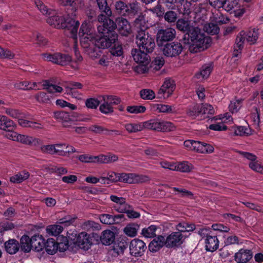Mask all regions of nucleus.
Masks as SVG:
<instances>
[{
    "instance_id": "obj_1",
    "label": "nucleus",
    "mask_w": 263,
    "mask_h": 263,
    "mask_svg": "<svg viewBox=\"0 0 263 263\" xmlns=\"http://www.w3.org/2000/svg\"><path fill=\"white\" fill-rule=\"evenodd\" d=\"M182 41L185 45L189 46L191 52L197 53L208 47L211 39L205 36L198 27H194L189 33L184 34Z\"/></svg>"
},
{
    "instance_id": "obj_2",
    "label": "nucleus",
    "mask_w": 263,
    "mask_h": 263,
    "mask_svg": "<svg viewBox=\"0 0 263 263\" xmlns=\"http://www.w3.org/2000/svg\"><path fill=\"white\" fill-rule=\"evenodd\" d=\"M116 28H117L119 33L123 36H127L132 32L130 25L128 21L123 17H118L116 19V23L110 19H107L105 23L102 25H97V30L99 33L101 34H105L106 37L110 38L108 36L110 33H115L116 34V39L115 40V44L118 40V35L115 31Z\"/></svg>"
},
{
    "instance_id": "obj_3",
    "label": "nucleus",
    "mask_w": 263,
    "mask_h": 263,
    "mask_svg": "<svg viewBox=\"0 0 263 263\" xmlns=\"http://www.w3.org/2000/svg\"><path fill=\"white\" fill-rule=\"evenodd\" d=\"M47 23L51 26L57 29H65L69 31L70 37L73 39L77 38L78 29L80 25L78 21L67 15L65 16L60 15L55 11L53 13L49 14Z\"/></svg>"
},
{
    "instance_id": "obj_4",
    "label": "nucleus",
    "mask_w": 263,
    "mask_h": 263,
    "mask_svg": "<svg viewBox=\"0 0 263 263\" xmlns=\"http://www.w3.org/2000/svg\"><path fill=\"white\" fill-rule=\"evenodd\" d=\"M97 39L94 35H84L80 36V43L84 48H88L95 50V47L105 49L110 47L114 43L116 39V34L115 33H110V37H106L105 34ZM108 36H109L108 35Z\"/></svg>"
},
{
    "instance_id": "obj_5",
    "label": "nucleus",
    "mask_w": 263,
    "mask_h": 263,
    "mask_svg": "<svg viewBox=\"0 0 263 263\" xmlns=\"http://www.w3.org/2000/svg\"><path fill=\"white\" fill-rule=\"evenodd\" d=\"M131 54L134 60L139 64V65L135 67V71L140 73L147 72L148 71V65L151 62L149 53L138 48L132 49Z\"/></svg>"
},
{
    "instance_id": "obj_6",
    "label": "nucleus",
    "mask_w": 263,
    "mask_h": 263,
    "mask_svg": "<svg viewBox=\"0 0 263 263\" xmlns=\"http://www.w3.org/2000/svg\"><path fill=\"white\" fill-rule=\"evenodd\" d=\"M135 39L139 48L149 53L153 52L156 47L155 39L147 31H138Z\"/></svg>"
},
{
    "instance_id": "obj_7",
    "label": "nucleus",
    "mask_w": 263,
    "mask_h": 263,
    "mask_svg": "<svg viewBox=\"0 0 263 263\" xmlns=\"http://www.w3.org/2000/svg\"><path fill=\"white\" fill-rule=\"evenodd\" d=\"M144 128L158 132H170L174 130V124L170 122L161 121L158 119H151L143 122Z\"/></svg>"
},
{
    "instance_id": "obj_8",
    "label": "nucleus",
    "mask_w": 263,
    "mask_h": 263,
    "mask_svg": "<svg viewBox=\"0 0 263 263\" xmlns=\"http://www.w3.org/2000/svg\"><path fill=\"white\" fill-rule=\"evenodd\" d=\"M171 9H177L179 13L189 15L191 13V3L187 0H162Z\"/></svg>"
},
{
    "instance_id": "obj_9",
    "label": "nucleus",
    "mask_w": 263,
    "mask_h": 263,
    "mask_svg": "<svg viewBox=\"0 0 263 263\" xmlns=\"http://www.w3.org/2000/svg\"><path fill=\"white\" fill-rule=\"evenodd\" d=\"M53 117L59 122H61L64 127H72L74 122L77 121H86L89 120L88 118L77 119L75 116L70 117V115L65 111H57L53 113Z\"/></svg>"
},
{
    "instance_id": "obj_10",
    "label": "nucleus",
    "mask_w": 263,
    "mask_h": 263,
    "mask_svg": "<svg viewBox=\"0 0 263 263\" xmlns=\"http://www.w3.org/2000/svg\"><path fill=\"white\" fill-rule=\"evenodd\" d=\"M183 47L178 42H173L166 43L163 48V52L167 57H176L179 55L182 51Z\"/></svg>"
},
{
    "instance_id": "obj_11",
    "label": "nucleus",
    "mask_w": 263,
    "mask_h": 263,
    "mask_svg": "<svg viewBox=\"0 0 263 263\" xmlns=\"http://www.w3.org/2000/svg\"><path fill=\"white\" fill-rule=\"evenodd\" d=\"M175 35L176 31L172 28L159 29L156 35L158 46L162 45L164 42L172 41Z\"/></svg>"
},
{
    "instance_id": "obj_12",
    "label": "nucleus",
    "mask_w": 263,
    "mask_h": 263,
    "mask_svg": "<svg viewBox=\"0 0 263 263\" xmlns=\"http://www.w3.org/2000/svg\"><path fill=\"white\" fill-rule=\"evenodd\" d=\"M98 8L101 13L98 16V22L102 25L109 19L112 14L110 8L107 5L106 0H96Z\"/></svg>"
},
{
    "instance_id": "obj_13",
    "label": "nucleus",
    "mask_w": 263,
    "mask_h": 263,
    "mask_svg": "<svg viewBox=\"0 0 263 263\" xmlns=\"http://www.w3.org/2000/svg\"><path fill=\"white\" fill-rule=\"evenodd\" d=\"M146 249L145 243L141 240L134 239L129 245L130 254L135 257L141 256Z\"/></svg>"
},
{
    "instance_id": "obj_14",
    "label": "nucleus",
    "mask_w": 263,
    "mask_h": 263,
    "mask_svg": "<svg viewBox=\"0 0 263 263\" xmlns=\"http://www.w3.org/2000/svg\"><path fill=\"white\" fill-rule=\"evenodd\" d=\"M44 57L48 61L61 65H66L71 60V57L68 54L57 53L53 54H44Z\"/></svg>"
},
{
    "instance_id": "obj_15",
    "label": "nucleus",
    "mask_w": 263,
    "mask_h": 263,
    "mask_svg": "<svg viewBox=\"0 0 263 263\" xmlns=\"http://www.w3.org/2000/svg\"><path fill=\"white\" fill-rule=\"evenodd\" d=\"M117 175L118 181L129 184L142 182L147 178L145 176H140L133 173H118Z\"/></svg>"
},
{
    "instance_id": "obj_16",
    "label": "nucleus",
    "mask_w": 263,
    "mask_h": 263,
    "mask_svg": "<svg viewBox=\"0 0 263 263\" xmlns=\"http://www.w3.org/2000/svg\"><path fill=\"white\" fill-rule=\"evenodd\" d=\"M175 88V84L173 80L166 79L162 86L159 89L158 96L159 98L169 97Z\"/></svg>"
},
{
    "instance_id": "obj_17",
    "label": "nucleus",
    "mask_w": 263,
    "mask_h": 263,
    "mask_svg": "<svg viewBox=\"0 0 263 263\" xmlns=\"http://www.w3.org/2000/svg\"><path fill=\"white\" fill-rule=\"evenodd\" d=\"M74 243L80 249L85 251L88 250L92 245L90 235L85 232H82L78 235Z\"/></svg>"
},
{
    "instance_id": "obj_18",
    "label": "nucleus",
    "mask_w": 263,
    "mask_h": 263,
    "mask_svg": "<svg viewBox=\"0 0 263 263\" xmlns=\"http://www.w3.org/2000/svg\"><path fill=\"white\" fill-rule=\"evenodd\" d=\"M166 247L172 248L178 247L183 242V235L180 232H174L166 238Z\"/></svg>"
},
{
    "instance_id": "obj_19",
    "label": "nucleus",
    "mask_w": 263,
    "mask_h": 263,
    "mask_svg": "<svg viewBox=\"0 0 263 263\" xmlns=\"http://www.w3.org/2000/svg\"><path fill=\"white\" fill-rule=\"evenodd\" d=\"M253 254L250 250L241 249L235 254V260L238 263H246L252 257Z\"/></svg>"
},
{
    "instance_id": "obj_20",
    "label": "nucleus",
    "mask_w": 263,
    "mask_h": 263,
    "mask_svg": "<svg viewBox=\"0 0 263 263\" xmlns=\"http://www.w3.org/2000/svg\"><path fill=\"white\" fill-rule=\"evenodd\" d=\"M16 125L14 121L7 116L0 115V129L5 131L14 130Z\"/></svg>"
},
{
    "instance_id": "obj_21",
    "label": "nucleus",
    "mask_w": 263,
    "mask_h": 263,
    "mask_svg": "<svg viewBox=\"0 0 263 263\" xmlns=\"http://www.w3.org/2000/svg\"><path fill=\"white\" fill-rule=\"evenodd\" d=\"M166 243L164 237L161 235H159L153 239L149 244V250L152 252H156L162 248L164 246H166Z\"/></svg>"
},
{
    "instance_id": "obj_22",
    "label": "nucleus",
    "mask_w": 263,
    "mask_h": 263,
    "mask_svg": "<svg viewBox=\"0 0 263 263\" xmlns=\"http://www.w3.org/2000/svg\"><path fill=\"white\" fill-rule=\"evenodd\" d=\"M126 16L132 18L141 13L140 4L137 1H134L127 4Z\"/></svg>"
},
{
    "instance_id": "obj_23",
    "label": "nucleus",
    "mask_w": 263,
    "mask_h": 263,
    "mask_svg": "<svg viewBox=\"0 0 263 263\" xmlns=\"http://www.w3.org/2000/svg\"><path fill=\"white\" fill-rule=\"evenodd\" d=\"M245 41L244 36L241 35L240 32L236 37L235 44L234 45L233 57L239 58L241 56Z\"/></svg>"
},
{
    "instance_id": "obj_24",
    "label": "nucleus",
    "mask_w": 263,
    "mask_h": 263,
    "mask_svg": "<svg viewBox=\"0 0 263 263\" xmlns=\"http://www.w3.org/2000/svg\"><path fill=\"white\" fill-rule=\"evenodd\" d=\"M240 35L244 36L245 40L250 45L254 44L258 39L257 30L254 28L245 32L244 31H240Z\"/></svg>"
},
{
    "instance_id": "obj_25",
    "label": "nucleus",
    "mask_w": 263,
    "mask_h": 263,
    "mask_svg": "<svg viewBox=\"0 0 263 263\" xmlns=\"http://www.w3.org/2000/svg\"><path fill=\"white\" fill-rule=\"evenodd\" d=\"M115 235L114 232L109 230L103 231L100 236V240L104 245H110L115 240Z\"/></svg>"
},
{
    "instance_id": "obj_26",
    "label": "nucleus",
    "mask_w": 263,
    "mask_h": 263,
    "mask_svg": "<svg viewBox=\"0 0 263 263\" xmlns=\"http://www.w3.org/2000/svg\"><path fill=\"white\" fill-rule=\"evenodd\" d=\"M134 25L139 29V31H145L148 28L147 22L145 20V15L142 13L137 15V17L134 21Z\"/></svg>"
},
{
    "instance_id": "obj_27",
    "label": "nucleus",
    "mask_w": 263,
    "mask_h": 263,
    "mask_svg": "<svg viewBox=\"0 0 263 263\" xmlns=\"http://www.w3.org/2000/svg\"><path fill=\"white\" fill-rule=\"evenodd\" d=\"M95 29L92 27V23L90 22L83 23L80 29L79 36L84 35H94Z\"/></svg>"
},
{
    "instance_id": "obj_28",
    "label": "nucleus",
    "mask_w": 263,
    "mask_h": 263,
    "mask_svg": "<svg viewBox=\"0 0 263 263\" xmlns=\"http://www.w3.org/2000/svg\"><path fill=\"white\" fill-rule=\"evenodd\" d=\"M208 230L202 229L199 232V234L201 236H203V237H206L205 239L206 251L213 252H214V247L212 246V244L214 243V238L212 236L208 235Z\"/></svg>"
},
{
    "instance_id": "obj_29",
    "label": "nucleus",
    "mask_w": 263,
    "mask_h": 263,
    "mask_svg": "<svg viewBox=\"0 0 263 263\" xmlns=\"http://www.w3.org/2000/svg\"><path fill=\"white\" fill-rule=\"evenodd\" d=\"M5 247L7 253L10 254H14L18 251L20 244L14 239H10L5 242Z\"/></svg>"
},
{
    "instance_id": "obj_30",
    "label": "nucleus",
    "mask_w": 263,
    "mask_h": 263,
    "mask_svg": "<svg viewBox=\"0 0 263 263\" xmlns=\"http://www.w3.org/2000/svg\"><path fill=\"white\" fill-rule=\"evenodd\" d=\"M202 112V104H195L190 105L186 109V113L187 116L195 118Z\"/></svg>"
},
{
    "instance_id": "obj_31",
    "label": "nucleus",
    "mask_w": 263,
    "mask_h": 263,
    "mask_svg": "<svg viewBox=\"0 0 263 263\" xmlns=\"http://www.w3.org/2000/svg\"><path fill=\"white\" fill-rule=\"evenodd\" d=\"M64 145L61 144H55L50 145H45L41 147V151L42 153L50 155L57 154L59 155V149L57 148L60 146H63Z\"/></svg>"
},
{
    "instance_id": "obj_32",
    "label": "nucleus",
    "mask_w": 263,
    "mask_h": 263,
    "mask_svg": "<svg viewBox=\"0 0 263 263\" xmlns=\"http://www.w3.org/2000/svg\"><path fill=\"white\" fill-rule=\"evenodd\" d=\"M176 27L179 30L183 32L189 33L191 30V28L194 27L190 25L189 21L185 20L184 18H180L176 22Z\"/></svg>"
},
{
    "instance_id": "obj_33",
    "label": "nucleus",
    "mask_w": 263,
    "mask_h": 263,
    "mask_svg": "<svg viewBox=\"0 0 263 263\" xmlns=\"http://www.w3.org/2000/svg\"><path fill=\"white\" fill-rule=\"evenodd\" d=\"M96 157V162L100 163H109L117 161L118 160V157L114 154L101 155Z\"/></svg>"
},
{
    "instance_id": "obj_34",
    "label": "nucleus",
    "mask_w": 263,
    "mask_h": 263,
    "mask_svg": "<svg viewBox=\"0 0 263 263\" xmlns=\"http://www.w3.org/2000/svg\"><path fill=\"white\" fill-rule=\"evenodd\" d=\"M33 237L30 239L27 236H23L21 238V249L24 252H29L30 251L32 245Z\"/></svg>"
},
{
    "instance_id": "obj_35",
    "label": "nucleus",
    "mask_w": 263,
    "mask_h": 263,
    "mask_svg": "<svg viewBox=\"0 0 263 263\" xmlns=\"http://www.w3.org/2000/svg\"><path fill=\"white\" fill-rule=\"evenodd\" d=\"M29 175L30 174L28 172L23 171L11 177L10 181L13 183H20L27 180L29 178Z\"/></svg>"
},
{
    "instance_id": "obj_36",
    "label": "nucleus",
    "mask_w": 263,
    "mask_h": 263,
    "mask_svg": "<svg viewBox=\"0 0 263 263\" xmlns=\"http://www.w3.org/2000/svg\"><path fill=\"white\" fill-rule=\"evenodd\" d=\"M46 252L48 254L53 255L58 251L57 242L53 238H48L44 244Z\"/></svg>"
},
{
    "instance_id": "obj_37",
    "label": "nucleus",
    "mask_w": 263,
    "mask_h": 263,
    "mask_svg": "<svg viewBox=\"0 0 263 263\" xmlns=\"http://www.w3.org/2000/svg\"><path fill=\"white\" fill-rule=\"evenodd\" d=\"M212 68L209 65H204L201 70L196 73L195 77L197 79L202 80L207 79L212 72Z\"/></svg>"
},
{
    "instance_id": "obj_38",
    "label": "nucleus",
    "mask_w": 263,
    "mask_h": 263,
    "mask_svg": "<svg viewBox=\"0 0 263 263\" xmlns=\"http://www.w3.org/2000/svg\"><path fill=\"white\" fill-rule=\"evenodd\" d=\"M43 89H46L50 93H54L55 92L60 93L63 91L62 87L52 84L49 81L45 80L43 81Z\"/></svg>"
},
{
    "instance_id": "obj_39",
    "label": "nucleus",
    "mask_w": 263,
    "mask_h": 263,
    "mask_svg": "<svg viewBox=\"0 0 263 263\" xmlns=\"http://www.w3.org/2000/svg\"><path fill=\"white\" fill-rule=\"evenodd\" d=\"M82 227L83 229L87 231H97L101 229V225L92 220L85 221Z\"/></svg>"
},
{
    "instance_id": "obj_40",
    "label": "nucleus",
    "mask_w": 263,
    "mask_h": 263,
    "mask_svg": "<svg viewBox=\"0 0 263 263\" xmlns=\"http://www.w3.org/2000/svg\"><path fill=\"white\" fill-rule=\"evenodd\" d=\"M172 189L174 191L177 192L175 193V195H177L179 197L194 199V194L192 192L190 191L176 187H172Z\"/></svg>"
},
{
    "instance_id": "obj_41",
    "label": "nucleus",
    "mask_w": 263,
    "mask_h": 263,
    "mask_svg": "<svg viewBox=\"0 0 263 263\" xmlns=\"http://www.w3.org/2000/svg\"><path fill=\"white\" fill-rule=\"evenodd\" d=\"M126 248L127 247L123 242L115 243L111 250V254L114 256H118L121 254H123Z\"/></svg>"
},
{
    "instance_id": "obj_42",
    "label": "nucleus",
    "mask_w": 263,
    "mask_h": 263,
    "mask_svg": "<svg viewBox=\"0 0 263 263\" xmlns=\"http://www.w3.org/2000/svg\"><path fill=\"white\" fill-rule=\"evenodd\" d=\"M34 4L43 14L48 15L53 13V10L48 8L41 0H34Z\"/></svg>"
},
{
    "instance_id": "obj_43",
    "label": "nucleus",
    "mask_w": 263,
    "mask_h": 263,
    "mask_svg": "<svg viewBox=\"0 0 263 263\" xmlns=\"http://www.w3.org/2000/svg\"><path fill=\"white\" fill-rule=\"evenodd\" d=\"M63 229V227L60 225H50L47 227L46 232L49 235L57 236L62 232Z\"/></svg>"
},
{
    "instance_id": "obj_44",
    "label": "nucleus",
    "mask_w": 263,
    "mask_h": 263,
    "mask_svg": "<svg viewBox=\"0 0 263 263\" xmlns=\"http://www.w3.org/2000/svg\"><path fill=\"white\" fill-rule=\"evenodd\" d=\"M139 228V225L135 223H130L125 227L124 232L127 236L134 237L137 235Z\"/></svg>"
},
{
    "instance_id": "obj_45",
    "label": "nucleus",
    "mask_w": 263,
    "mask_h": 263,
    "mask_svg": "<svg viewBox=\"0 0 263 263\" xmlns=\"http://www.w3.org/2000/svg\"><path fill=\"white\" fill-rule=\"evenodd\" d=\"M175 170L182 172H190L193 168V165L187 161H183L175 165Z\"/></svg>"
},
{
    "instance_id": "obj_46",
    "label": "nucleus",
    "mask_w": 263,
    "mask_h": 263,
    "mask_svg": "<svg viewBox=\"0 0 263 263\" xmlns=\"http://www.w3.org/2000/svg\"><path fill=\"white\" fill-rule=\"evenodd\" d=\"M176 229L180 233L182 232H190L195 229V225L193 223L181 222L177 225Z\"/></svg>"
},
{
    "instance_id": "obj_47",
    "label": "nucleus",
    "mask_w": 263,
    "mask_h": 263,
    "mask_svg": "<svg viewBox=\"0 0 263 263\" xmlns=\"http://www.w3.org/2000/svg\"><path fill=\"white\" fill-rule=\"evenodd\" d=\"M157 227L155 225H151L142 231V234L146 238H153L156 236V231Z\"/></svg>"
},
{
    "instance_id": "obj_48",
    "label": "nucleus",
    "mask_w": 263,
    "mask_h": 263,
    "mask_svg": "<svg viewBox=\"0 0 263 263\" xmlns=\"http://www.w3.org/2000/svg\"><path fill=\"white\" fill-rule=\"evenodd\" d=\"M229 21V19L227 17H225L224 15L220 12L219 10H215V24L220 25L226 24Z\"/></svg>"
},
{
    "instance_id": "obj_49",
    "label": "nucleus",
    "mask_w": 263,
    "mask_h": 263,
    "mask_svg": "<svg viewBox=\"0 0 263 263\" xmlns=\"http://www.w3.org/2000/svg\"><path fill=\"white\" fill-rule=\"evenodd\" d=\"M99 110L102 114L107 115L114 112V108L106 100H103V102L100 104Z\"/></svg>"
},
{
    "instance_id": "obj_50",
    "label": "nucleus",
    "mask_w": 263,
    "mask_h": 263,
    "mask_svg": "<svg viewBox=\"0 0 263 263\" xmlns=\"http://www.w3.org/2000/svg\"><path fill=\"white\" fill-rule=\"evenodd\" d=\"M5 112L13 118L23 117V113L20 110L13 108H4Z\"/></svg>"
},
{
    "instance_id": "obj_51",
    "label": "nucleus",
    "mask_w": 263,
    "mask_h": 263,
    "mask_svg": "<svg viewBox=\"0 0 263 263\" xmlns=\"http://www.w3.org/2000/svg\"><path fill=\"white\" fill-rule=\"evenodd\" d=\"M44 240L42 239L41 237H38V239H36L33 237L32 245L33 248L37 252H40L43 250L45 248Z\"/></svg>"
},
{
    "instance_id": "obj_52",
    "label": "nucleus",
    "mask_w": 263,
    "mask_h": 263,
    "mask_svg": "<svg viewBox=\"0 0 263 263\" xmlns=\"http://www.w3.org/2000/svg\"><path fill=\"white\" fill-rule=\"evenodd\" d=\"M64 145L63 146H61L62 148L59 149V156H65L67 154L78 152L76 148L72 146L69 145H66L65 144H61Z\"/></svg>"
},
{
    "instance_id": "obj_53",
    "label": "nucleus",
    "mask_w": 263,
    "mask_h": 263,
    "mask_svg": "<svg viewBox=\"0 0 263 263\" xmlns=\"http://www.w3.org/2000/svg\"><path fill=\"white\" fill-rule=\"evenodd\" d=\"M241 100H233L231 101L229 106V110L232 113L237 112L241 107Z\"/></svg>"
},
{
    "instance_id": "obj_54",
    "label": "nucleus",
    "mask_w": 263,
    "mask_h": 263,
    "mask_svg": "<svg viewBox=\"0 0 263 263\" xmlns=\"http://www.w3.org/2000/svg\"><path fill=\"white\" fill-rule=\"evenodd\" d=\"M115 8L117 12L121 15L126 16L127 4L122 1L117 2L115 4Z\"/></svg>"
},
{
    "instance_id": "obj_55",
    "label": "nucleus",
    "mask_w": 263,
    "mask_h": 263,
    "mask_svg": "<svg viewBox=\"0 0 263 263\" xmlns=\"http://www.w3.org/2000/svg\"><path fill=\"white\" fill-rule=\"evenodd\" d=\"M164 64V60L162 57H157L151 64V67L154 70H159Z\"/></svg>"
},
{
    "instance_id": "obj_56",
    "label": "nucleus",
    "mask_w": 263,
    "mask_h": 263,
    "mask_svg": "<svg viewBox=\"0 0 263 263\" xmlns=\"http://www.w3.org/2000/svg\"><path fill=\"white\" fill-rule=\"evenodd\" d=\"M140 97L144 100H152L155 98V92L151 89H143L140 91Z\"/></svg>"
},
{
    "instance_id": "obj_57",
    "label": "nucleus",
    "mask_w": 263,
    "mask_h": 263,
    "mask_svg": "<svg viewBox=\"0 0 263 263\" xmlns=\"http://www.w3.org/2000/svg\"><path fill=\"white\" fill-rule=\"evenodd\" d=\"M126 110L130 114H137L144 112L146 110V108L142 105L128 106L127 107Z\"/></svg>"
},
{
    "instance_id": "obj_58",
    "label": "nucleus",
    "mask_w": 263,
    "mask_h": 263,
    "mask_svg": "<svg viewBox=\"0 0 263 263\" xmlns=\"http://www.w3.org/2000/svg\"><path fill=\"white\" fill-rule=\"evenodd\" d=\"M100 221L105 224H115V219L113 218V216L108 214H103L99 216Z\"/></svg>"
},
{
    "instance_id": "obj_59",
    "label": "nucleus",
    "mask_w": 263,
    "mask_h": 263,
    "mask_svg": "<svg viewBox=\"0 0 263 263\" xmlns=\"http://www.w3.org/2000/svg\"><path fill=\"white\" fill-rule=\"evenodd\" d=\"M164 18L169 23H175L177 19V13L172 10H169L164 13Z\"/></svg>"
},
{
    "instance_id": "obj_60",
    "label": "nucleus",
    "mask_w": 263,
    "mask_h": 263,
    "mask_svg": "<svg viewBox=\"0 0 263 263\" xmlns=\"http://www.w3.org/2000/svg\"><path fill=\"white\" fill-rule=\"evenodd\" d=\"M34 98L39 103H49L50 102V98L47 94L43 91H40L37 93Z\"/></svg>"
},
{
    "instance_id": "obj_61",
    "label": "nucleus",
    "mask_w": 263,
    "mask_h": 263,
    "mask_svg": "<svg viewBox=\"0 0 263 263\" xmlns=\"http://www.w3.org/2000/svg\"><path fill=\"white\" fill-rule=\"evenodd\" d=\"M144 128L143 124H127L125 125L126 129L129 133H136L141 131Z\"/></svg>"
},
{
    "instance_id": "obj_62",
    "label": "nucleus",
    "mask_w": 263,
    "mask_h": 263,
    "mask_svg": "<svg viewBox=\"0 0 263 263\" xmlns=\"http://www.w3.org/2000/svg\"><path fill=\"white\" fill-rule=\"evenodd\" d=\"M103 100L107 101L112 106L113 105H118L121 102V99L116 96H104Z\"/></svg>"
},
{
    "instance_id": "obj_63",
    "label": "nucleus",
    "mask_w": 263,
    "mask_h": 263,
    "mask_svg": "<svg viewBox=\"0 0 263 263\" xmlns=\"http://www.w3.org/2000/svg\"><path fill=\"white\" fill-rule=\"evenodd\" d=\"M110 53L113 57H121L123 54V49L121 45H118L116 46L115 44L114 46L110 48Z\"/></svg>"
},
{
    "instance_id": "obj_64",
    "label": "nucleus",
    "mask_w": 263,
    "mask_h": 263,
    "mask_svg": "<svg viewBox=\"0 0 263 263\" xmlns=\"http://www.w3.org/2000/svg\"><path fill=\"white\" fill-rule=\"evenodd\" d=\"M132 206H131L126 202V199H125L123 201V203H121L119 205L115 206V209L118 212L121 213H126Z\"/></svg>"
}]
</instances>
